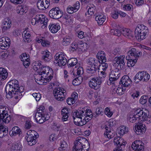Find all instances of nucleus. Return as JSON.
<instances>
[{
  "instance_id": "nucleus-41",
  "label": "nucleus",
  "mask_w": 151,
  "mask_h": 151,
  "mask_svg": "<svg viewBox=\"0 0 151 151\" xmlns=\"http://www.w3.org/2000/svg\"><path fill=\"white\" fill-rule=\"evenodd\" d=\"M82 81V78L79 76L74 79L72 82V84L74 86H77L81 84Z\"/></svg>"
},
{
  "instance_id": "nucleus-26",
  "label": "nucleus",
  "mask_w": 151,
  "mask_h": 151,
  "mask_svg": "<svg viewBox=\"0 0 151 151\" xmlns=\"http://www.w3.org/2000/svg\"><path fill=\"white\" fill-rule=\"evenodd\" d=\"M49 28L52 33H55L60 29V26L58 24H54L49 25Z\"/></svg>"
},
{
  "instance_id": "nucleus-11",
  "label": "nucleus",
  "mask_w": 151,
  "mask_h": 151,
  "mask_svg": "<svg viewBox=\"0 0 151 151\" xmlns=\"http://www.w3.org/2000/svg\"><path fill=\"white\" fill-rule=\"evenodd\" d=\"M134 129L136 134L140 135L145 132L146 130V127L145 124L138 123L136 124Z\"/></svg>"
},
{
  "instance_id": "nucleus-6",
  "label": "nucleus",
  "mask_w": 151,
  "mask_h": 151,
  "mask_svg": "<svg viewBox=\"0 0 151 151\" xmlns=\"http://www.w3.org/2000/svg\"><path fill=\"white\" fill-rule=\"evenodd\" d=\"M0 123L4 122L5 123H9L11 119V116L9 115L8 112L5 111V108L0 106Z\"/></svg>"
},
{
  "instance_id": "nucleus-52",
  "label": "nucleus",
  "mask_w": 151,
  "mask_h": 151,
  "mask_svg": "<svg viewBox=\"0 0 151 151\" xmlns=\"http://www.w3.org/2000/svg\"><path fill=\"white\" fill-rule=\"evenodd\" d=\"M100 77L99 78L96 77L92 78V81H93L94 82L97 84V85H99V86L101 84L102 82V80L100 78Z\"/></svg>"
},
{
  "instance_id": "nucleus-59",
  "label": "nucleus",
  "mask_w": 151,
  "mask_h": 151,
  "mask_svg": "<svg viewBox=\"0 0 151 151\" xmlns=\"http://www.w3.org/2000/svg\"><path fill=\"white\" fill-rule=\"evenodd\" d=\"M119 86V87L117 88L116 91L118 95L121 96L124 93L123 91H122V89H123L122 88V87H120V86Z\"/></svg>"
},
{
  "instance_id": "nucleus-14",
  "label": "nucleus",
  "mask_w": 151,
  "mask_h": 151,
  "mask_svg": "<svg viewBox=\"0 0 151 151\" xmlns=\"http://www.w3.org/2000/svg\"><path fill=\"white\" fill-rule=\"evenodd\" d=\"M132 81L129 76L127 75L123 76L121 78L119 82L120 85L122 84V86L128 87L131 83Z\"/></svg>"
},
{
  "instance_id": "nucleus-2",
  "label": "nucleus",
  "mask_w": 151,
  "mask_h": 151,
  "mask_svg": "<svg viewBox=\"0 0 151 151\" xmlns=\"http://www.w3.org/2000/svg\"><path fill=\"white\" fill-rule=\"evenodd\" d=\"M147 27L143 24H139L135 30V35L136 38L140 40L146 38V35L148 32Z\"/></svg>"
},
{
  "instance_id": "nucleus-8",
  "label": "nucleus",
  "mask_w": 151,
  "mask_h": 151,
  "mask_svg": "<svg viewBox=\"0 0 151 151\" xmlns=\"http://www.w3.org/2000/svg\"><path fill=\"white\" fill-rule=\"evenodd\" d=\"M49 15L50 17L53 19H57L63 16V12L59 7H55L50 10Z\"/></svg>"
},
{
  "instance_id": "nucleus-43",
  "label": "nucleus",
  "mask_w": 151,
  "mask_h": 151,
  "mask_svg": "<svg viewBox=\"0 0 151 151\" xmlns=\"http://www.w3.org/2000/svg\"><path fill=\"white\" fill-rule=\"evenodd\" d=\"M1 40L0 39V47L2 49H7L9 47V45H8L4 42V40Z\"/></svg>"
},
{
  "instance_id": "nucleus-23",
  "label": "nucleus",
  "mask_w": 151,
  "mask_h": 151,
  "mask_svg": "<svg viewBox=\"0 0 151 151\" xmlns=\"http://www.w3.org/2000/svg\"><path fill=\"white\" fill-rule=\"evenodd\" d=\"M22 36L23 38V40L24 42L28 43L31 41V35L29 31H24L22 33Z\"/></svg>"
},
{
  "instance_id": "nucleus-46",
  "label": "nucleus",
  "mask_w": 151,
  "mask_h": 151,
  "mask_svg": "<svg viewBox=\"0 0 151 151\" xmlns=\"http://www.w3.org/2000/svg\"><path fill=\"white\" fill-rule=\"evenodd\" d=\"M111 32L113 33V35L118 36H120L122 34L121 28L119 30L117 29H111Z\"/></svg>"
},
{
  "instance_id": "nucleus-32",
  "label": "nucleus",
  "mask_w": 151,
  "mask_h": 151,
  "mask_svg": "<svg viewBox=\"0 0 151 151\" xmlns=\"http://www.w3.org/2000/svg\"><path fill=\"white\" fill-rule=\"evenodd\" d=\"M21 145L19 143L12 144L11 147V151H20L22 150Z\"/></svg>"
},
{
  "instance_id": "nucleus-5",
  "label": "nucleus",
  "mask_w": 151,
  "mask_h": 151,
  "mask_svg": "<svg viewBox=\"0 0 151 151\" xmlns=\"http://www.w3.org/2000/svg\"><path fill=\"white\" fill-rule=\"evenodd\" d=\"M54 57V63H57L59 66H64L67 63V60L65 58V56L62 52L56 53Z\"/></svg>"
},
{
  "instance_id": "nucleus-48",
  "label": "nucleus",
  "mask_w": 151,
  "mask_h": 151,
  "mask_svg": "<svg viewBox=\"0 0 151 151\" xmlns=\"http://www.w3.org/2000/svg\"><path fill=\"white\" fill-rule=\"evenodd\" d=\"M82 42H81L80 43H78V44L76 42L73 43L70 48V50L73 51L76 50L79 47V45H82Z\"/></svg>"
},
{
  "instance_id": "nucleus-29",
  "label": "nucleus",
  "mask_w": 151,
  "mask_h": 151,
  "mask_svg": "<svg viewBox=\"0 0 151 151\" xmlns=\"http://www.w3.org/2000/svg\"><path fill=\"white\" fill-rule=\"evenodd\" d=\"M69 113L68 109L66 108H64L62 109L61 114L62 116V120L63 121H65L67 120L68 117V114Z\"/></svg>"
},
{
  "instance_id": "nucleus-17",
  "label": "nucleus",
  "mask_w": 151,
  "mask_h": 151,
  "mask_svg": "<svg viewBox=\"0 0 151 151\" xmlns=\"http://www.w3.org/2000/svg\"><path fill=\"white\" fill-rule=\"evenodd\" d=\"M119 142L117 144V146L115 148L113 151H122V149L124 147L126 142L122 138L118 137Z\"/></svg>"
},
{
  "instance_id": "nucleus-60",
  "label": "nucleus",
  "mask_w": 151,
  "mask_h": 151,
  "mask_svg": "<svg viewBox=\"0 0 151 151\" xmlns=\"http://www.w3.org/2000/svg\"><path fill=\"white\" fill-rule=\"evenodd\" d=\"M32 96L37 101H39L41 99V95L39 93H34L32 94Z\"/></svg>"
},
{
  "instance_id": "nucleus-45",
  "label": "nucleus",
  "mask_w": 151,
  "mask_h": 151,
  "mask_svg": "<svg viewBox=\"0 0 151 151\" xmlns=\"http://www.w3.org/2000/svg\"><path fill=\"white\" fill-rule=\"evenodd\" d=\"M141 141L140 140H136L132 143V147L133 150H136L138 148V146L139 144H140Z\"/></svg>"
},
{
  "instance_id": "nucleus-20",
  "label": "nucleus",
  "mask_w": 151,
  "mask_h": 151,
  "mask_svg": "<svg viewBox=\"0 0 151 151\" xmlns=\"http://www.w3.org/2000/svg\"><path fill=\"white\" fill-rule=\"evenodd\" d=\"M12 25V22L10 20L3 22L2 26V29L3 32L7 31L10 28Z\"/></svg>"
},
{
  "instance_id": "nucleus-37",
  "label": "nucleus",
  "mask_w": 151,
  "mask_h": 151,
  "mask_svg": "<svg viewBox=\"0 0 151 151\" xmlns=\"http://www.w3.org/2000/svg\"><path fill=\"white\" fill-rule=\"evenodd\" d=\"M77 63L78 60L76 58H72L68 60V64L69 67H72L76 65Z\"/></svg>"
},
{
  "instance_id": "nucleus-9",
  "label": "nucleus",
  "mask_w": 151,
  "mask_h": 151,
  "mask_svg": "<svg viewBox=\"0 0 151 151\" xmlns=\"http://www.w3.org/2000/svg\"><path fill=\"white\" fill-rule=\"evenodd\" d=\"M42 71L41 72V74H43V76L49 78L50 80L53 77V72L52 69L47 66H43Z\"/></svg>"
},
{
  "instance_id": "nucleus-44",
  "label": "nucleus",
  "mask_w": 151,
  "mask_h": 151,
  "mask_svg": "<svg viewBox=\"0 0 151 151\" xmlns=\"http://www.w3.org/2000/svg\"><path fill=\"white\" fill-rule=\"evenodd\" d=\"M138 59L131 58L128 61L127 65L129 67L133 66L137 63Z\"/></svg>"
},
{
  "instance_id": "nucleus-1",
  "label": "nucleus",
  "mask_w": 151,
  "mask_h": 151,
  "mask_svg": "<svg viewBox=\"0 0 151 151\" xmlns=\"http://www.w3.org/2000/svg\"><path fill=\"white\" fill-rule=\"evenodd\" d=\"M6 87L11 91H14L15 94L19 95V96L22 95L21 93L24 90L23 86H19V82L16 80H13L9 81Z\"/></svg>"
},
{
  "instance_id": "nucleus-28",
  "label": "nucleus",
  "mask_w": 151,
  "mask_h": 151,
  "mask_svg": "<svg viewBox=\"0 0 151 151\" xmlns=\"http://www.w3.org/2000/svg\"><path fill=\"white\" fill-rule=\"evenodd\" d=\"M8 73L4 68H0V79L4 80L6 79L8 76Z\"/></svg>"
},
{
  "instance_id": "nucleus-39",
  "label": "nucleus",
  "mask_w": 151,
  "mask_h": 151,
  "mask_svg": "<svg viewBox=\"0 0 151 151\" xmlns=\"http://www.w3.org/2000/svg\"><path fill=\"white\" fill-rule=\"evenodd\" d=\"M5 91L6 93V97L8 99H9L12 98L13 94L15 95L14 94V91H11L9 89H7V88H6V87Z\"/></svg>"
},
{
  "instance_id": "nucleus-31",
  "label": "nucleus",
  "mask_w": 151,
  "mask_h": 151,
  "mask_svg": "<svg viewBox=\"0 0 151 151\" xmlns=\"http://www.w3.org/2000/svg\"><path fill=\"white\" fill-rule=\"evenodd\" d=\"M95 20L97 22L98 24L101 25L103 24L106 19L103 14H101L96 16L95 17Z\"/></svg>"
},
{
  "instance_id": "nucleus-64",
  "label": "nucleus",
  "mask_w": 151,
  "mask_h": 151,
  "mask_svg": "<svg viewBox=\"0 0 151 151\" xmlns=\"http://www.w3.org/2000/svg\"><path fill=\"white\" fill-rule=\"evenodd\" d=\"M67 103L69 105H71L75 103V101L70 98H68L66 100Z\"/></svg>"
},
{
  "instance_id": "nucleus-61",
  "label": "nucleus",
  "mask_w": 151,
  "mask_h": 151,
  "mask_svg": "<svg viewBox=\"0 0 151 151\" xmlns=\"http://www.w3.org/2000/svg\"><path fill=\"white\" fill-rule=\"evenodd\" d=\"M112 17L115 19H117L119 15V12L114 11L111 14Z\"/></svg>"
},
{
  "instance_id": "nucleus-57",
  "label": "nucleus",
  "mask_w": 151,
  "mask_h": 151,
  "mask_svg": "<svg viewBox=\"0 0 151 151\" xmlns=\"http://www.w3.org/2000/svg\"><path fill=\"white\" fill-rule=\"evenodd\" d=\"M61 147H59L60 149H62L63 150H65L67 148L68 145L66 142L64 141L60 143Z\"/></svg>"
},
{
  "instance_id": "nucleus-16",
  "label": "nucleus",
  "mask_w": 151,
  "mask_h": 151,
  "mask_svg": "<svg viewBox=\"0 0 151 151\" xmlns=\"http://www.w3.org/2000/svg\"><path fill=\"white\" fill-rule=\"evenodd\" d=\"M83 111L82 109H79L76 111H74L73 114V118L74 120L76 119L74 116L77 118L78 119H81L83 118V117L85 116V114L87 113L86 111H85V110Z\"/></svg>"
},
{
  "instance_id": "nucleus-13",
  "label": "nucleus",
  "mask_w": 151,
  "mask_h": 151,
  "mask_svg": "<svg viewBox=\"0 0 151 151\" xmlns=\"http://www.w3.org/2000/svg\"><path fill=\"white\" fill-rule=\"evenodd\" d=\"M128 54L130 55L132 58L138 59L140 56H142V53L140 51H138L136 48H132L128 52Z\"/></svg>"
},
{
  "instance_id": "nucleus-62",
  "label": "nucleus",
  "mask_w": 151,
  "mask_h": 151,
  "mask_svg": "<svg viewBox=\"0 0 151 151\" xmlns=\"http://www.w3.org/2000/svg\"><path fill=\"white\" fill-rule=\"evenodd\" d=\"M92 118H90L85 116L82 119V122L83 123L82 124H85L88 122Z\"/></svg>"
},
{
  "instance_id": "nucleus-55",
  "label": "nucleus",
  "mask_w": 151,
  "mask_h": 151,
  "mask_svg": "<svg viewBox=\"0 0 151 151\" xmlns=\"http://www.w3.org/2000/svg\"><path fill=\"white\" fill-rule=\"evenodd\" d=\"M50 79L49 78L46 77L42 78H41L40 79V81L39 82H37V83L39 85H42L44 83H46L47 82L49 81Z\"/></svg>"
},
{
  "instance_id": "nucleus-19",
  "label": "nucleus",
  "mask_w": 151,
  "mask_h": 151,
  "mask_svg": "<svg viewBox=\"0 0 151 151\" xmlns=\"http://www.w3.org/2000/svg\"><path fill=\"white\" fill-rule=\"evenodd\" d=\"M96 58L98 59L99 63H105L106 61V54L103 51H99L97 54Z\"/></svg>"
},
{
  "instance_id": "nucleus-27",
  "label": "nucleus",
  "mask_w": 151,
  "mask_h": 151,
  "mask_svg": "<svg viewBox=\"0 0 151 151\" xmlns=\"http://www.w3.org/2000/svg\"><path fill=\"white\" fill-rule=\"evenodd\" d=\"M142 71L138 72L134 78V81L136 83H137L141 81H143V75Z\"/></svg>"
},
{
  "instance_id": "nucleus-7",
  "label": "nucleus",
  "mask_w": 151,
  "mask_h": 151,
  "mask_svg": "<svg viewBox=\"0 0 151 151\" xmlns=\"http://www.w3.org/2000/svg\"><path fill=\"white\" fill-rule=\"evenodd\" d=\"M120 75L119 69L112 70L109 75V79L107 81V84L110 85L111 83L114 84V82L119 78Z\"/></svg>"
},
{
  "instance_id": "nucleus-58",
  "label": "nucleus",
  "mask_w": 151,
  "mask_h": 151,
  "mask_svg": "<svg viewBox=\"0 0 151 151\" xmlns=\"http://www.w3.org/2000/svg\"><path fill=\"white\" fill-rule=\"evenodd\" d=\"M67 11L68 13L70 14H72L73 12H76L73 7L70 6L67 9Z\"/></svg>"
},
{
  "instance_id": "nucleus-42",
  "label": "nucleus",
  "mask_w": 151,
  "mask_h": 151,
  "mask_svg": "<svg viewBox=\"0 0 151 151\" xmlns=\"http://www.w3.org/2000/svg\"><path fill=\"white\" fill-rule=\"evenodd\" d=\"M89 85L91 88L95 89H97L100 87L99 85H97L96 83L93 81H92V79L90 81Z\"/></svg>"
},
{
  "instance_id": "nucleus-21",
  "label": "nucleus",
  "mask_w": 151,
  "mask_h": 151,
  "mask_svg": "<svg viewBox=\"0 0 151 151\" xmlns=\"http://www.w3.org/2000/svg\"><path fill=\"white\" fill-rule=\"evenodd\" d=\"M61 93L54 94V96L55 98L58 101H63L65 98V96L66 94L65 91L63 88L61 89Z\"/></svg>"
},
{
  "instance_id": "nucleus-50",
  "label": "nucleus",
  "mask_w": 151,
  "mask_h": 151,
  "mask_svg": "<svg viewBox=\"0 0 151 151\" xmlns=\"http://www.w3.org/2000/svg\"><path fill=\"white\" fill-rule=\"evenodd\" d=\"M21 59L22 61H29V55L26 54L25 53L22 54L21 55Z\"/></svg>"
},
{
  "instance_id": "nucleus-3",
  "label": "nucleus",
  "mask_w": 151,
  "mask_h": 151,
  "mask_svg": "<svg viewBox=\"0 0 151 151\" xmlns=\"http://www.w3.org/2000/svg\"><path fill=\"white\" fill-rule=\"evenodd\" d=\"M86 144L88 146H89V143L86 139L83 137H78L73 147V151H79L81 148H86Z\"/></svg>"
},
{
  "instance_id": "nucleus-4",
  "label": "nucleus",
  "mask_w": 151,
  "mask_h": 151,
  "mask_svg": "<svg viewBox=\"0 0 151 151\" xmlns=\"http://www.w3.org/2000/svg\"><path fill=\"white\" fill-rule=\"evenodd\" d=\"M27 135L25 137L28 145L32 146L37 142V139L38 137V133L34 130H30L27 133Z\"/></svg>"
},
{
  "instance_id": "nucleus-10",
  "label": "nucleus",
  "mask_w": 151,
  "mask_h": 151,
  "mask_svg": "<svg viewBox=\"0 0 151 151\" xmlns=\"http://www.w3.org/2000/svg\"><path fill=\"white\" fill-rule=\"evenodd\" d=\"M135 110V114L138 117L139 120L141 121L146 120L149 116V114L144 112L140 109H136Z\"/></svg>"
},
{
  "instance_id": "nucleus-34",
  "label": "nucleus",
  "mask_w": 151,
  "mask_h": 151,
  "mask_svg": "<svg viewBox=\"0 0 151 151\" xmlns=\"http://www.w3.org/2000/svg\"><path fill=\"white\" fill-rule=\"evenodd\" d=\"M89 7L88 11L85 14L86 16L88 15L91 16L93 14L95 11L96 7L93 4L90 5Z\"/></svg>"
},
{
  "instance_id": "nucleus-38",
  "label": "nucleus",
  "mask_w": 151,
  "mask_h": 151,
  "mask_svg": "<svg viewBox=\"0 0 151 151\" xmlns=\"http://www.w3.org/2000/svg\"><path fill=\"white\" fill-rule=\"evenodd\" d=\"M43 66H42L40 63L37 62L35 63L33 68L35 70H39L40 71H42V68H43Z\"/></svg>"
},
{
  "instance_id": "nucleus-47",
  "label": "nucleus",
  "mask_w": 151,
  "mask_h": 151,
  "mask_svg": "<svg viewBox=\"0 0 151 151\" xmlns=\"http://www.w3.org/2000/svg\"><path fill=\"white\" fill-rule=\"evenodd\" d=\"M128 129L125 126H121L120 128V130L119 133L121 136L123 135L124 134L127 132Z\"/></svg>"
},
{
  "instance_id": "nucleus-35",
  "label": "nucleus",
  "mask_w": 151,
  "mask_h": 151,
  "mask_svg": "<svg viewBox=\"0 0 151 151\" xmlns=\"http://www.w3.org/2000/svg\"><path fill=\"white\" fill-rule=\"evenodd\" d=\"M137 118H138V117L135 114V110H134L133 114H129L127 119L130 122L134 123L136 122Z\"/></svg>"
},
{
  "instance_id": "nucleus-24",
  "label": "nucleus",
  "mask_w": 151,
  "mask_h": 151,
  "mask_svg": "<svg viewBox=\"0 0 151 151\" xmlns=\"http://www.w3.org/2000/svg\"><path fill=\"white\" fill-rule=\"evenodd\" d=\"M97 68L98 67L91 66L86 69V72L90 76L95 75L97 74Z\"/></svg>"
},
{
  "instance_id": "nucleus-51",
  "label": "nucleus",
  "mask_w": 151,
  "mask_h": 151,
  "mask_svg": "<svg viewBox=\"0 0 151 151\" xmlns=\"http://www.w3.org/2000/svg\"><path fill=\"white\" fill-rule=\"evenodd\" d=\"M142 72L143 75V81H148L150 78L149 74L144 71H142Z\"/></svg>"
},
{
  "instance_id": "nucleus-54",
  "label": "nucleus",
  "mask_w": 151,
  "mask_h": 151,
  "mask_svg": "<svg viewBox=\"0 0 151 151\" xmlns=\"http://www.w3.org/2000/svg\"><path fill=\"white\" fill-rule=\"evenodd\" d=\"M41 71H40L39 72L38 74L36 75L35 77V81L37 83V82H39L40 81L41 78L44 77L43 76V74H41Z\"/></svg>"
},
{
  "instance_id": "nucleus-25",
  "label": "nucleus",
  "mask_w": 151,
  "mask_h": 151,
  "mask_svg": "<svg viewBox=\"0 0 151 151\" xmlns=\"http://www.w3.org/2000/svg\"><path fill=\"white\" fill-rule=\"evenodd\" d=\"M21 131L19 128L18 127H14L12 130L10 132L9 134L11 136H15L19 135L21 134Z\"/></svg>"
},
{
  "instance_id": "nucleus-12",
  "label": "nucleus",
  "mask_w": 151,
  "mask_h": 151,
  "mask_svg": "<svg viewBox=\"0 0 151 151\" xmlns=\"http://www.w3.org/2000/svg\"><path fill=\"white\" fill-rule=\"evenodd\" d=\"M50 0H38L37 2V6L41 10H44L49 6Z\"/></svg>"
},
{
  "instance_id": "nucleus-36",
  "label": "nucleus",
  "mask_w": 151,
  "mask_h": 151,
  "mask_svg": "<svg viewBox=\"0 0 151 151\" xmlns=\"http://www.w3.org/2000/svg\"><path fill=\"white\" fill-rule=\"evenodd\" d=\"M103 109L101 108H97L95 111L93 113V117L95 118L97 117L99 115H103Z\"/></svg>"
},
{
  "instance_id": "nucleus-18",
  "label": "nucleus",
  "mask_w": 151,
  "mask_h": 151,
  "mask_svg": "<svg viewBox=\"0 0 151 151\" xmlns=\"http://www.w3.org/2000/svg\"><path fill=\"white\" fill-rule=\"evenodd\" d=\"M45 115L44 114H36L35 116V118L36 121L40 124H42L45 121L48 119V117L47 118H45Z\"/></svg>"
},
{
  "instance_id": "nucleus-30",
  "label": "nucleus",
  "mask_w": 151,
  "mask_h": 151,
  "mask_svg": "<svg viewBox=\"0 0 151 151\" xmlns=\"http://www.w3.org/2000/svg\"><path fill=\"white\" fill-rule=\"evenodd\" d=\"M87 63L88 65L91 66L98 67L97 60L95 58H89L87 60Z\"/></svg>"
},
{
  "instance_id": "nucleus-22",
  "label": "nucleus",
  "mask_w": 151,
  "mask_h": 151,
  "mask_svg": "<svg viewBox=\"0 0 151 151\" xmlns=\"http://www.w3.org/2000/svg\"><path fill=\"white\" fill-rule=\"evenodd\" d=\"M105 128L106 129V131L104 133V135L105 137H106L110 139L114 137L115 133L113 131H111L110 129L106 126Z\"/></svg>"
},
{
  "instance_id": "nucleus-63",
  "label": "nucleus",
  "mask_w": 151,
  "mask_h": 151,
  "mask_svg": "<svg viewBox=\"0 0 151 151\" xmlns=\"http://www.w3.org/2000/svg\"><path fill=\"white\" fill-rule=\"evenodd\" d=\"M146 98V96H142L139 100L140 103L142 104H146L147 101Z\"/></svg>"
},
{
  "instance_id": "nucleus-40",
  "label": "nucleus",
  "mask_w": 151,
  "mask_h": 151,
  "mask_svg": "<svg viewBox=\"0 0 151 151\" xmlns=\"http://www.w3.org/2000/svg\"><path fill=\"white\" fill-rule=\"evenodd\" d=\"M45 16L42 14H39L36 15L35 17V19L37 20V23L40 22L41 24L43 23V20H44Z\"/></svg>"
},
{
  "instance_id": "nucleus-49",
  "label": "nucleus",
  "mask_w": 151,
  "mask_h": 151,
  "mask_svg": "<svg viewBox=\"0 0 151 151\" xmlns=\"http://www.w3.org/2000/svg\"><path fill=\"white\" fill-rule=\"evenodd\" d=\"M71 41V39L69 37H64L62 42V44L63 45L67 46L69 45Z\"/></svg>"
},
{
  "instance_id": "nucleus-33",
  "label": "nucleus",
  "mask_w": 151,
  "mask_h": 151,
  "mask_svg": "<svg viewBox=\"0 0 151 151\" xmlns=\"http://www.w3.org/2000/svg\"><path fill=\"white\" fill-rule=\"evenodd\" d=\"M42 58L45 61L48 62L50 60V52L47 50L43 51Z\"/></svg>"
},
{
  "instance_id": "nucleus-56",
  "label": "nucleus",
  "mask_w": 151,
  "mask_h": 151,
  "mask_svg": "<svg viewBox=\"0 0 151 151\" xmlns=\"http://www.w3.org/2000/svg\"><path fill=\"white\" fill-rule=\"evenodd\" d=\"M123 8L124 10L127 11L131 10L133 9L132 5L130 4L124 5Z\"/></svg>"
},
{
  "instance_id": "nucleus-53",
  "label": "nucleus",
  "mask_w": 151,
  "mask_h": 151,
  "mask_svg": "<svg viewBox=\"0 0 151 151\" xmlns=\"http://www.w3.org/2000/svg\"><path fill=\"white\" fill-rule=\"evenodd\" d=\"M104 113L105 114L109 117H111L113 114L112 112L110 111L109 108L108 107L105 108Z\"/></svg>"
},
{
  "instance_id": "nucleus-15",
  "label": "nucleus",
  "mask_w": 151,
  "mask_h": 151,
  "mask_svg": "<svg viewBox=\"0 0 151 151\" xmlns=\"http://www.w3.org/2000/svg\"><path fill=\"white\" fill-rule=\"evenodd\" d=\"M124 57H123L122 56V57L121 56L118 57H116L114 58V62L117 63L118 64V67L119 69L120 68L121 70H123L125 65V63L124 60Z\"/></svg>"
}]
</instances>
